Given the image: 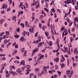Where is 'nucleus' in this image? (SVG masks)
I'll list each match as a JSON object with an SVG mask.
<instances>
[{"label": "nucleus", "instance_id": "nucleus-1", "mask_svg": "<svg viewBox=\"0 0 78 78\" xmlns=\"http://www.w3.org/2000/svg\"><path fill=\"white\" fill-rule=\"evenodd\" d=\"M37 51H39V48H36L33 51L31 56H33V55H34L35 53H36V52H37Z\"/></svg>", "mask_w": 78, "mask_h": 78}, {"label": "nucleus", "instance_id": "nucleus-2", "mask_svg": "<svg viewBox=\"0 0 78 78\" xmlns=\"http://www.w3.org/2000/svg\"><path fill=\"white\" fill-rule=\"evenodd\" d=\"M66 1H64V3L66 4V5H69L70 3H72V1L71 0H66Z\"/></svg>", "mask_w": 78, "mask_h": 78}, {"label": "nucleus", "instance_id": "nucleus-3", "mask_svg": "<svg viewBox=\"0 0 78 78\" xmlns=\"http://www.w3.org/2000/svg\"><path fill=\"white\" fill-rule=\"evenodd\" d=\"M20 41L21 42H25L26 41V39L24 38V37L22 36L20 39Z\"/></svg>", "mask_w": 78, "mask_h": 78}, {"label": "nucleus", "instance_id": "nucleus-4", "mask_svg": "<svg viewBox=\"0 0 78 78\" xmlns=\"http://www.w3.org/2000/svg\"><path fill=\"white\" fill-rule=\"evenodd\" d=\"M42 70L44 71L45 73H47L48 72L47 71V67H43V68L42 69Z\"/></svg>", "mask_w": 78, "mask_h": 78}, {"label": "nucleus", "instance_id": "nucleus-5", "mask_svg": "<svg viewBox=\"0 0 78 78\" xmlns=\"http://www.w3.org/2000/svg\"><path fill=\"white\" fill-rule=\"evenodd\" d=\"M65 59H66L65 58H64V56H63V55H62V58L61 59V61H60L61 63L63 62L64 61H65Z\"/></svg>", "mask_w": 78, "mask_h": 78}, {"label": "nucleus", "instance_id": "nucleus-6", "mask_svg": "<svg viewBox=\"0 0 78 78\" xmlns=\"http://www.w3.org/2000/svg\"><path fill=\"white\" fill-rule=\"evenodd\" d=\"M34 29V28H33V27H31L30 28L29 31H30V32L32 33V32H33L34 31V30H33Z\"/></svg>", "mask_w": 78, "mask_h": 78}, {"label": "nucleus", "instance_id": "nucleus-7", "mask_svg": "<svg viewBox=\"0 0 78 78\" xmlns=\"http://www.w3.org/2000/svg\"><path fill=\"white\" fill-rule=\"evenodd\" d=\"M66 75L67 76L70 75V71L68 70L66 72Z\"/></svg>", "mask_w": 78, "mask_h": 78}, {"label": "nucleus", "instance_id": "nucleus-8", "mask_svg": "<svg viewBox=\"0 0 78 78\" xmlns=\"http://www.w3.org/2000/svg\"><path fill=\"white\" fill-rule=\"evenodd\" d=\"M73 70H72L71 71V73H70V75H69L68 76L69 78H71L72 77V75L73 74Z\"/></svg>", "mask_w": 78, "mask_h": 78}, {"label": "nucleus", "instance_id": "nucleus-9", "mask_svg": "<svg viewBox=\"0 0 78 78\" xmlns=\"http://www.w3.org/2000/svg\"><path fill=\"white\" fill-rule=\"evenodd\" d=\"M59 58H56L54 59V61H55V62H58L59 61Z\"/></svg>", "mask_w": 78, "mask_h": 78}, {"label": "nucleus", "instance_id": "nucleus-10", "mask_svg": "<svg viewBox=\"0 0 78 78\" xmlns=\"http://www.w3.org/2000/svg\"><path fill=\"white\" fill-rule=\"evenodd\" d=\"M31 69H28L26 70V72H27V73H26V75H28L29 73H30V72H31Z\"/></svg>", "mask_w": 78, "mask_h": 78}, {"label": "nucleus", "instance_id": "nucleus-11", "mask_svg": "<svg viewBox=\"0 0 78 78\" xmlns=\"http://www.w3.org/2000/svg\"><path fill=\"white\" fill-rule=\"evenodd\" d=\"M5 34L6 36H9V35L10 34V33H9V32L8 31H6L5 32Z\"/></svg>", "mask_w": 78, "mask_h": 78}, {"label": "nucleus", "instance_id": "nucleus-12", "mask_svg": "<svg viewBox=\"0 0 78 78\" xmlns=\"http://www.w3.org/2000/svg\"><path fill=\"white\" fill-rule=\"evenodd\" d=\"M66 20H67V21L69 23H70L71 21L70 20V19H69L67 17L66 19Z\"/></svg>", "mask_w": 78, "mask_h": 78}, {"label": "nucleus", "instance_id": "nucleus-13", "mask_svg": "<svg viewBox=\"0 0 78 78\" xmlns=\"http://www.w3.org/2000/svg\"><path fill=\"white\" fill-rule=\"evenodd\" d=\"M60 65L61 64V67L62 69H63V68L64 67H65V64H64V63H60Z\"/></svg>", "mask_w": 78, "mask_h": 78}, {"label": "nucleus", "instance_id": "nucleus-14", "mask_svg": "<svg viewBox=\"0 0 78 78\" xmlns=\"http://www.w3.org/2000/svg\"><path fill=\"white\" fill-rule=\"evenodd\" d=\"M44 57V55H41L40 57L38 58V60H41L42 58Z\"/></svg>", "mask_w": 78, "mask_h": 78}, {"label": "nucleus", "instance_id": "nucleus-15", "mask_svg": "<svg viewBox=\"0 0 78 78\" xmlns=\"http://www.w3.org/2000/svg\"><path fill=\"white\" fill-rule=\"evenodd\" d=\"M42 14H44L45 17H46L47 15H46L45 13L43 11V10H42Z\"/></svg>", "mask_w": 78, "mask_h": 78}, {"label": "nucleus", "instance_id": "nucleus-16", "mask_svg": "<svg viewBox=\"0 0 78 78\" xmlns=\"http://www.w3.org/2000/svg\"><path fill=\"white\" fill-rule=\"evenodd\" d=\"M38 40L39 42L41 41V37L40 36H38Z\"/></svg>", "mask_w": 78, "mask_h": 78}, {"label": "nucleus", "instance_id": "nucleus-17", "mask_svg": "<svg viewBox=\"0 0 78 78\" xmlns=\"http://www.w3.org/2000/svg\"><path fill=\"white\" fill-rule=\"evenodd\" d=\"M73 41H74V39H73V37H70V41L71 42H72Z\"/></svg>", "mask_w": 78, "mask_h": 78}, {"label": "nucleus", "instance_id": "nucleus-18", "mask_svg": "<svg viewBox=\"0 0 78 78\" xmlns=\"http://www.w3.org/2000/svg\"><path fill=\"white\" fill-rule=\"evenodd\" d=\"M42 45V42L39 43L38 44V45L37 46L38 47H40V46H41Z\"/></svg>", "mask_w": 78, "mask_h": 78}, {"label": "nucleus", "instance_id": "nucleus-19", "mask_svg": "<svg viewBox=\"0 0 78 78\" xmlns=\"http://www.w3.org/2000/svg\"><path fill=\"white\" fill-rule=\"evenodd\" d=\"M40 70V68H37L35 69V72H39Z\"/></svg>", "mask_w": 78, "mask_h": 78}, {"label": "nucleus", "instance_id": "nucleus-20", "mask_svg": "<svg viewBox=\"0 0 78 78\" xmlns=\"http://www.w3.org/2000/svg\"><path fill=\"white\" fill-rule=\"evenodd\" d=\"M67 30L66 29V30L65 31V36H66V35H67V34H68V32H67Z\"/></svg>", "mask_w": 78, "mask_h": 78}, {"label": "nucleus", "instance_id": "nucleus-21", "mask_svg": "<svg viewBox=\"0 0 78 78\" xmlns=\"http://www.w3.org/2000/svg\"><path fill=\"white\" fill-rule=\"evenodd\" d=\"M20 25L22 27V28H24V27H25V24L23 23H21L20 24Z\"/></svg>", "mask_w": 78, "mask_h": 78}, {"label": "nucleus", "instance_id": "nucleus-22", "mask_svg": "<svg viewBox=\"0 0 78 78\" xmlns=\"http://www.w3.org/2000/svg\"><path fill=\"white\" fill-rule=\"evenodd\" d=\"M55 68L56 70L58 69V65H55Z\"/></svg>", "mask_w": 78, "mask_h": 78}, {"label": "nucleus", "instance_id": "nucleus-23", "mask_svg": "<svg viewBox=\"0 0 78 78\" xmlns=\"http://www.w3.org/2000/svg\"><path fill=\"white\" fill-rule=\"evenodd\" d=\"M49 42V46H52V44H53V43H52V41H50Z\"/></svg>", "mask_w": 78, "mask_h": 78}, {"label": "nucleus", "instance_id": "nucleus-24", "mask_svg": "<svg viewBox=\"0 0 78 78\" xmlns=\"http://www.w3.org/2000/svg\"><path fill=\"white\" fill-rule=\"evenodd\" d=\"M7 42H8V41H7V40L6 39H5L4 41V43L5 44H6V43H7Z\"/></svg>", "mask_w": 78, "mask_h": 78}, {"label": "nucleus", "instance_id": "nucleus-25", "mask_svg": "<svg viewBox=\"0 0 78 78\" xmlns=\"http://www.w3.org/2000/svg\"><path fill=\"white\" fill-rule=\"evenodd\" d=\"M14 63H17V64H19L20 63V62L18 60H16L14 61Z\"/></svg>", "mask_w": 78, "mask_h": 78}, {"label": "nucleus", "instance_id": "nucleus-26", "mask_svg": "<svg viewBox=\"0 0 78 78\" xmlns=\"http://www.w3.org/2000/svg\"><path fill=\"white\" fill-rule=\"evenodd\" d=\"M74 20H75V21H76V22H77V23H78V18H77V17L75 18L74 19Z\"/></svg>", "mask_w": 78, "mask_h": 78}, {"label": "nucleus", "instance_id": "nucleus-27", "mask_svg": "<svg viewBox=\"0 0 78 78\" xmlns=\"http://www.w3.org/2000/svg\"><path fill=\"white\" fill-rule=\"evenodd\" d=\"M24 50L25 48H22L21 50V52H22V53H23L24 52Z\"/></svg>", "mask_w": 78, "mask_h": 78}, {"label": "nucleus", "instance_id": "nucleus-28", "mask_svg": "<svg viewBox=\"0 0 78 78\" xmlns=\"http://www.w3.org/2000/svg\"><path fill=\"white\" fill-rule=\"evenodd\" d=\"M26 34H27V35L28 36H29L30 34V33H29L28 32H26Z\"/></svg>", "mask_w": 78, "mask_h": 78}, {"label": "nucleus", "instance_id": "nucleus-29", "mask_svg": "<svg viewBox=\"0 0 78 78\" xmlns=\"http://www.w3.org/2000/svg\"><path fill=\"white\" fill-rule=\"evenodd\" d=\"M12 20H16V16H13L12 17Z\"/></svg>", "mask_w": 78, "mask_h": 78}, {"label": "nucleus", "instance_id": "nucleus-30", "mask_svg": "<svg viewBox=\"0 0 78 78\" xmlns=\"http://www.w3.org/2000/svg\"><path fill=\"white\" fill-rule=\"evenodd\" d=\"M22 34L23 36H25V34H26V31H24L22 33Z\"/></svg>", "mask_w": 78, "mask_h": 78}, {"label": "nucleus", "instance_id": "nucleus-31", "mask_svg": "<svg viewBox=\"0 0 78 78\" xmlns=\"http://www.w3.org/2000/svg\"><path fill=\"white\" fill-rule=\"evenodd\" d=\"M67 60L68 65H69V64L70 63V62L69 61V58H67Z\"/></svg>", "mask_w": 78, "mask_h": 78}, {"label": "nucleus", "instance_id": "nucleus-32", "mask_svg": "<svg viewBox=\"0 0 78 78\" xmlns=\"http://www.w3.org/2000/svg\"><path fill=\"white\" fill-rule=\"evenodd\" d=\"M64 50H65L66 51V52H67V50H68V48L66 47V48H65V47H64Z\"/></svg>", "mask_w": 78, "mask_h": 78}, {"label": "nucleus", "instance_id": "nucleus-33", "mask_svg": "<svg viewBox=\"0 0 78 78\" xmlns=\"http://www.w3.org/2000/svg\"><path fill=\"white\" fill-rule=\"evenodd\" d=\"M58 48L57 49V50L56 51V52H58L59 50V48H60V47L59 46V45L58 46Z\"/></svg>", "mask_w": 78, "mask_h": 78}, {"label": "nucleus", "instance_id": "nucleus-34", "mask_svg": "<svg viewBox=\"0 0 78 78\" xmlns=\"http://www.w3.org/2000/svg\"><path fill=\"white\" fill-rule=\"evenodd\" d=\"M38 20H39L38 19H36L35 20V21L34 23L35 24H36V23H37V21H38Z\"/></svg>", "mask_w": 78, "mask_h": 78}, {"label": "nucleus", "instance_id": "nucleus-35", "mask_svg": "<svg viewBox=\"0 0 78 78\" xmlns=\"http://www.w3.org/2000/svg\"><path fill=\"white\" fill-rule=\"evenodd\" d=\"M44 9L45 11H47V12L48 13V9H47L46 8H44Z\"/></svg>", "mask_w": 78, "mask_h": 78}, {"label": "nucleus", "instance_id": "nucleus-36", "mask_svg": "<svg viewBox=\"0 0 78 78\" xmlns=\"http://www.w3.org/2000/svg\"><path fill=\"white\" fill-rule=\"evenodd\" d=\"M70 48H69V51H67V52H68V54H69V55H70Z\"/></svg>", "mask_w": 78, "mask_h": 78}, {"label": "nucleus", "instance_id": "nucleus-37", "mask_svg": "<svg viewBox=\"0 0 78 78\" xmlns=\"http://www.w3.org/2000/svg\"><path fill=\"white\" fill-rule=\"evenodd\" d=\"M14 36L16 37V38H18V37H20L19 35H14Z\"/></svg>", "mask_w": 78, "mask_h": 78}, {"label": "nucleus", "instance_id": "nucleus-38", "mask_svg": "<svg viewBox=\"0 0 78 78\" xmlns=\"http://www.w3.org/2000/svg\"><path fill=\"white\" fill-rule=\"evenodd\" d=\"M57 72L58 73L59 76H60L61 75V72H60L59 71H58Z\"/></svg>", "mask_w": 78, "mask_h": 78}, {"label": "nucleus", "instance_id": "nucleus-39", "mask_svg": "<svg viewBox=\"0 0 78 78\" xmlns=\"http://www.w3.org/2000/svg\"><path fill=\"white\" fill-rule=\"evenodd\" d=\"M51 11L52 12H55V9L53 8L51 9Z\"/></svg>", "mask_w": 78, "mask_h": 78}, {"label": "nucleus", "instance_id": "nucleus-40", "mask_svg": "<svg viewBox=\"0 0 78 78\" xmlns=\"http://www.w3.org/2000/svg\"><path fill=\"white\" fill-rule=\"evenodd\" d=\"M73 67H75L76 66V63H73Z\"/></svg>", "mask_w": 78, "mask_h": 78}, {"label": "nucleus", "instance_id": "nucleus-41", "mask_svg": "<svg viewBox=\"0 0 78 78\" xmlns=\"http://www.w3.org/2000/svg\"><path fill=\"white\" fill-rule=\"evenodd\" d=\"M17 50H15V51L13 53L12 55H14V54H15V53H17Z\"/></svg>", "mask_w": 78, "mask_h": 78}, {"label": "nucleus", "instance_id": "nucleus-42", "mask_svg": "<svg viewBox=\"0 0 78 78\" xmlns=\"http://www.w3.org/2000/svg\"><path fill=\"white\" fill-rule=\"evenodd\" d=\"M9 4H10V5L12 4V0H8V2H9Z\"/></svg>", "mask_w": 78, "mask_h": 78}, {"label": "nucleus", "instance_id": "nucleus-43", "mask_svg": "<svg viewBox=\"0 0 78 78\" xmlns=\"http://www.w3.org/2000/svg\"><path fill=\"white\" fill-rule=\"evenodd\" d=\"M16 74V72H13L12 73V76H15V74Z\"/></svg>", "mask_w": 78, "mask_h": 78}, {"label": "nucleus", "instance_id": "nucleus-44", "mask_svg": "<svg viewBox=\"0 0 78 78\" xmlns=\"http://www.w3.org/2000/svg\"><path fill=\"white\" fill-rule=\"evenodd\" d=\"M4 7H5V9H6V8L8 7V5H7L5 4H4Z\"/></svg>", "mask_w": 78, "mask_h": 78}, {"label": "nucleus", "instance_id": "nucleus-45", "mask_svg": "<svg viewBox=\"0 0 78 78\" xmlns=\"http://www.w3.org/2000/svg\"><path fill=\"white\" fill-rule=\"evenodd\" d=\"M23 11H20L19 12V14H23Z\"/></svg>", "mask_w": 78, "mask_h": 78}, {"label": "nucleus", "instance_id": "nucleus-46", "mask_svg": "<svg viewBox=\"0 0 78 78\" xmlns=\"http://www.w3.org/2000/svg\"><path fill=\"white\" fill-rule=\"evenodd\" d=\"M17 32L18 33H19V31H20V29H19V27H18L17 29Z\"/></svg>", "mask_w": 78, "mask_h": 78}, {"label": "nucleus", "instance_id": "nucleus-47", "mask_svg": "<svg viewBox=\"0 0 78 78\" xmlns=\"http://www.w3.org/2000/svg\"><path fill=\"white\" fill-rule=\"evenodd\" d=\"M25 67H23L21 68V69L22 70H23V71H25Z\"/></svg>", "mask_w": 78, "mask_h": 78}, {"label": "nucleus", "instance_id": "nucleus-48", "mask_svg": "<svg viewBox=\"0 0 78 78\" xmlns=\"http://www.w3.org/2000/svg\"><path fill=\"white\" fill-rule=\"evenodd\" d=\"M5 34V32H2L0 34V36H2L3 35Z\"/></svg>", "mask_w": 78, "mask_h": 78}, {"label": "nucleus", "instance_id": "nucleus-49", "mask_svg": "<svg viewBox=\"0 0 78 78\" xmlns=\"http://www.w3.org/2000/svg\"><path fill=\"white\" fill-rule=\"evenodd\" d=\"M45 34L46 36L47 37V36H48V33L47 32H45Z\"/></svg>", "mask_w": 78, "mask_h": 78}, {"label": "nucleus", "instance_id": "nucleus-50", "mask_svg": "<svg viewBox=\"0 0 78 78\" xmlns=\"http://www.w3.org/2000/svg\"><path fill=\"white\" fill-rule=\"evenodd\" d=\"M9 76H10V74H9V73L7 75H5V76H6V78Z\"/></svg>", "mask_w": 78, "mask_h": 78}, {"label": "nucleus", "instance_id": "nucleus-51", "mask_svg": "<svg viewBox=\"0 0 78 78\" xmlns=\"http://www.w3.org/2000/svg\"><path fill=\"white\" fill-rule=\"evenodd\" d=\"M6 55L4 54H0V56H5Z\"/></svg>", "mask_w": 78, "mask_h": 78}, {"label": "nucleus", "instance_id": "nucleus-52", "mask_svg": "<svg viewBox=\"0 0 78 78\" xmlns=\"http://www.w3.org/2000/svg\"><path fill=\"white\" fill-rule=\"evenodd\" d=\"M3 67H6V63H4V64L3 65H2Z\"/></svg>", "mask_w": 78, "mask_h": 78}, {"label": "nucleus", "instance_id": "nucleus-53", "mask_svg": "<svg viewBox=\"0 0 78 78\" xmlns=\"http://www.w3.org/2000/svg\"><path fill=\"white\" fill-rule=\"evenodd\" d=\"M12 69H16V67L14 66L13 65L12 66Z\"/></svg>", "mask_w": 78, "mask_h": 78}, {"label": "nucleus", "instance_id": "nucleus-54", "mask_svg": "<svg viewBox=\"0 0 78 78\" xmlns=\"http://www.w3.org/2000/svg\"><path fill=\"white\" fill-rule=\"evenodd\" d=\"M31 18L32 19V22H33V20H34V19H35V18H34V17H31Z\"/></svg>", "mask_w": 78, "mask_h": 78}, {"label": "nucleus", "instance_id": "nucleus-55", "mask_svg": "<svg viewBox=\"0 0 78 78\" xmlns=\"http://www.w3.org/2000/svg\"><path fill=\"white\" fill-rule=\"evenodd\" d=\"M38 32H37L35 34V37H37V34H38Z\"/></svg>", "mask_w": 78, "mask_h": 78}, {"label": "nucleus", "instance_id": "nucleus-56", "mask_svg": "<svg viewBox=\"0 0 78 78\" xmlns=\"http://www.w3.org/2000/svg\"><path fill=\"white\" fill-rule=\"evenodd\" d=\"M72 59L73 62H75V58H74V57H72Z\"/></svg>", "mask_w": 78, "mask_h": 78}, {"label": "nucleus", "instance_id": "nucleus-57", "mask_svg": "<svg viewBox=\"0 0 78 78\" xmlns=\"http://www.w3.org/2000/svg\"><path fill=\"white\" fill-rule=\"evenodd\" d=\"M39 28H42V24H39Z\"/></svg>", "mask_w": 78, "mask_h": 78}, {"label": "nucleus", "instance_id": "nucleus-58", "mask_svg": "<svg viewBox=\"0 0 78 78\" xmlns=\"http://www.w3.org/2000/svg\"><path fill=\"white\" fill-rule=\"evenodd\" d=\"M41 75H44V71H42L41 73Z\"/></svg>", "mask_w": 78, "mask_h": 78}, {"label": "nucleus", "instance_id": "nucleus-59", "mask_svg": "<svg viewBox=\"0 0 78 78\" xmlns=\"http://www.w3.org/2000/svg\"><path fill=\"white\" fill-rule=\"evenodd\" d=\"M64 56L65 58H69V55L67 54L65 55Z\"/></svg>", "mask_w": 78, "mask_h": 78}, {"label": "nucleus", "instance_id": "nucleus-60", "mask_svg": "<svg viewBox=\"0 0 78 78\" xmlns=\"http://www.w3.org/2000/svg\"><path fill=\"white\" fill-rule=\"evenodd\" d=\"M2 60H3L4 61L6 60V58H5V57H3L2 58Z\"/></svg>", "mask_w": 78, "mask_h": 78}, {"label": "nucleus", "instance_id": "nucleus-61", "mask_svg": "<svg viewBox=\"0 0 78 78\" xmlns=\"http://www.w3.org/2000/svg\"><path fill=\"white\" fill-rule=\"evenodd\" d=\"M36 4H34V3H33L32 4H31V6H34Z\"/></svg>", "mask_w": 78, "mask_h": 78}, {"label": "nucleus", "instance_id": "nucleus-62", "mask_svg": "<svg viewBox=\"0 0 78 78\" xmlns=\"http://www.w3.org/2000/svg\"><path fill=\"white\" fill-rule=\"evenodd\" d=\"M25 26L26 27H30V26L28 25V24H25Z\"/></svg>", "mask_w": 78, "mask_h": 78}, {"label": "nucleus", "instance_id": "nucleus-63", "mask_svg": "<svg viewBox=\"0 0 78 78\" xmlns=\"http://www.w3.org/2000/svg\"><path fill=\"white\" fill-rule=\"evenodd\" d=\"M10 10H11V9H10V8H9L7 9V11H10Z\"/></svg>", "mask_w": 78, "mask_h": 78}, {"label": "nucleus", "instance_id": "nucleus-64", "mask_svg": "<svg viewBox=\"0 0 78 78\" xmlns=\"http://www.w3.org/2000/svg\"><path fill=\"white\" fill-rule=\"evenodd\" d=\"M31 76H33V73L30 74V77H31Z\"/></svg>", "mask_w": 78, "mask_h": 78}]
</instances>
